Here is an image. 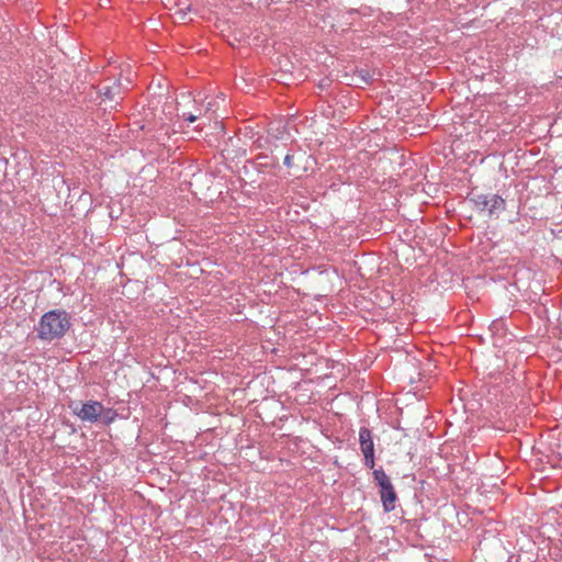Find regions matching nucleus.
<instances>
[{
	"mask_svg": "<svg viewBox=\"0 0 562 562\" xmlns=\"http://www.w3.org/2000/svg\"><path fill=\"white\" fill-rule=\"evenodd\" d=\"M258 165L260 166H269L268 156L260 155L257 157Z\"/></svg>",
	"mask_w": 562,
	"mask_h": 562,
	"instance_id": "8",
	"label": "nucleus"
},
{
	"mask_svg": "<svg viewBox=\"0 0 562 562\" xmlns=\"http://www.w3.org/2000/svg\"><path fill=\"white\" fill-rule=\"evenodd\" d=\"M283 164L288 167V168H291L293 166V156L290 155V154H286L285 157H284V160H283Z\"/></svg>",
	"mask_w": 562,
	"mask_h": 562,
	"instance_id": "9",
	"label": "nucleus"
},
{
	"mask_svg": "<svg viewBox=\"0 0 562 562\" xmlns=\"http://www.w3.org/2000/svg\"><path fill=\"white\" fill-rule=\"evenodd\" d=\"M471 201L480 212L497 215L505 210V200L496 194H475Z\"/></svg>",
	"mask_w": 562,
	"mask_h": 562,
	"instance_id": "3",
	"label": "nucleus"
},
{
	"mask_svg": "<svg viewBox=\"0 0 562 562\" xmlns=\"http://www.w3.org/2000/svg\"><path fill=\"white\" fill-rule=\"evenodd\" d=\"M183 117H184L187 121H189L190 123H193V122H195V121H196L198 115H194V114H188V115H187V114L184 113V114H183Z\"/></svg>",
	"mask_w": 562,
	"mask_h": 562,
	"instance_id": "10",
	"label": "nucleus"
},
{
	"mask_svg": "<svg viewBox=\"0 0 562 562\" xmlns=\"http://www.w3.org/2000/svg\"><path fill=\"white\" fill-rule=\"evenodd\" d=\"M100 93L103 95L104 100L114 101L117 98L122 99V87L119 81H114L112 86H103L100 89Z\"/></svg>",
	"mask_w": 562,
	"mask_h": 562,
	"instance_id": "6",
	"label": "nucleus"
},
{
	"mask_svg": "<svg viewBox=\"0 0 562 562\" xmlns=\"http://www.w3.org/2000/svg\"><path fill=\"white\" fill-rule=\"evenodd\" d=\"M106 413H108V415L111 414V416H106V423H111L113 420L115 414L111 409H108Z\"/></svg>",
	"mask_w": 562,
	"mask_h": 562,
	"instance_id": "11",
	"label": "nucleus"
},
{
	"mask_svg": "<svg viewBox=\"0 0 562 562\" xmlns=\"http://www.w3.org/2000/svg\"><path fill=\"white\" fill-rule=\"evenodd\" d=\"M72 413L82 422L94 423L99 419L104 411L103 405L97 401H89L87 403H75L71 406Z\"/></svg>",
	"mask_w": 562,
	"mask_h": 562,
	"instance_id": "4",
	"label": "nucleus"
},
{
	"mask_svg": "<svg viewBox=\"0 0 562 562\" xmlns=\"http://www.w3.org/2000/svg\"><path fill=\"white\" fill-rule=\"evenodd\" d=\"M364 465L369 469L374 468V453L363 454Z\"/></svg>",
	"mask_w": 562,
	"mask_h": 562,
	"instance_id": "7",
	"label": "nucleus"
},
{
	"mask_svg": "<svg viewBox=\"0 0 562 562\" xmlns=\"http://www.w3.org/2000/svg\"><path fill=\"white\" fill-rule=\"evenodd\" d=\"M359 442H360V449L363 454L374 453V443H373V439H372V434L368 428H366V427L360 428Z\"/></svg>",
	"mask_w": 562,
	"mask_h": 562,
	"instance_id": "5",
	"label": "nucleus"
},
{
	"mask_svg": "<svg viewBox=\"0 0 562 562\" xmlns=\"http://www.w3.org/2000/svg\"><path fill=\"white\" fill-rule=\"evenodd\" d=\"M70 316L66 311H48L41 317L36 326L37 338L47 342L59 340L70 329Z\"/></svg>",
	"mask_w": 562,
	"mask_h": 562,
	"instance_id": "1",
	"label": "nucleus"
},
{
	"mask_svg": "<svg viewBox=\"0 0 562 562\" xmlns=\"http://www.w3.org/2000/svg\"><path fill=\"white\" fill-rule=\"evenodd\" d=\"M373 477L380 487V497L384 510L392 512L395 508L397 496L390 477L382 469L374 470Z\"/></svg>",
	"mask_w": 562,
	"mask_h": 562,
	"instance_id": "2",
	"label": "nucleus"
}]
</instances>
